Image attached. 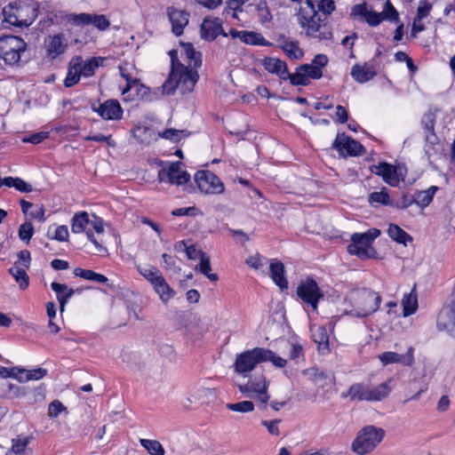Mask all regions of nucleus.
Segmentation results:
<instances>
[{"mask_svg": "<svg viewBox=\"0 0 455 455\" xmlns=\"http://www.w3.org/2000/svg\"><path fill=\"white\" fill-rule=\"evenodd\" d=\"M351 400L368 401L370 398V387L363 383H355L348 389Z\"/></svg>", "mask_w": 455, "mask_h": 455, "instance_id": "obj_35", "label": "nucleus"}, {"mask_svg": "<svg viewBox=\"0 0 455 455\" xmlns=\"http://www.w3.org/2000/svg\"><path fill=\"white\" fill-rule=\"evenodd\" d=\"M288 79H290L292 85H307L309 83L305 73L300 70V66L297 68L295 74H290Z\"/></svg>", "mask_w": 455, "mask_h": 455, "instance_id": "obj_56", "label": "nucleus"}, {"mask_svg": "<svg viewBox=\"0 0 455 455\" xmlns=\"http://www.w3.org/2000/svg\"><path fill=\"white\" fill-rule=\"evenodd\" d=\"M196 69L185 65L171 68L168 79L163 84V92L171 95L176 89H180L182 94L191 92L199 79Z\"/></svg>", "mask_w": 455, "mask_h": 455, "instance_id": "obj_2", "label": "nucleus"}, {"mask_svg": "<svg viewBox=\"0 0 455 455\" xmlns=\"http://www.w3.org/2000/svg\"><path fill=\"white\" fill-rule=\"evenodd\" d=\"M270 276L273 282L282 290L288 288V281L284 276V265L278 259H273L269 266Z\"/></svg>", "mask_w": 455, "mask_h": 455, "instance_id": "obj_25", "label": "nucleus"}, {"mask_svg": "<svg viewBox=\"0 0 455 455\" xmlns=\"http://www.w3.org/2000/svg\"><path fill=\"white\" fill-rule=\"evenodd\" d=\"M182 167V163L175 162L171 164L168 169H161L158 172L159 180L168 181L178 186L188 183L190 180V175Z\"/></svg>", "mask_w": 455, "mask_h": 455, "instance_id": "obj_13", "label": "nucleus"}, {"mask_svg": "<svg viewBox=\"0 0 455 455\" xmlns=\"http://www.w3.org/2000/svg\"><path fill=\"white\" fill-rule=\"evenodd\" d=\"M140 443L150 455H164V449L156 440L140 439Z\"/></svg>", "mask_w": 455, "mask_h": 455, "instance_id": "obj_44", "label": "nucleus"}, {"mask_svg": "<svg viewBox=\"0 0 455 455\" xmlns=\"http://www.w3.org/2000/svg\"><path fill=\"white\" fill-rule=\"evenodd\" d=\"M198 188L204 194L219 195L224 192V184L210 171H199L195 175Z\"/></svg>", "mask_w": 455, "mask_h": 455, "instance_id": "obj_11", "label": "nucleus"}, {"mask_svg": "<svg viewBox=\"0 0 455 455\" xmlns=\"http://www.w3.org/2000/svg\"><path fill=\"white\" fill-rule=\"evenodd\" d=\"M299 23L306 29L308 36L318 40H328L332 33L329 27L323 23L315 7H302L299 12Z\"/></svg>", "mask_w": 455, "mask_h": 455, "instance_id": "obj_4", "label": "nucleus"}, {"mask_svg": "<svg viewBox=\"0 0 455 455\" xmlns=\"http://www.w3.org/2000/svg\"><path fill=\"white\" fill-rule=\"evenodd\" d=\"M388 382L379 384L375 387H370V398L369 402H378L387 397L391 392V387L388 386Z\"/></svg>", "mask_w": 455, "mask_h": 455, "instance_id": "obj_40", "label": "nucleus"}, {"mask_svg": "<svg viewBox=\"0 0 455 455\" xmlns=\"http://www.w3.org/2000/svg\"><path fill=\"white\" fill-rule=\"evenodd\" d=\"M34 234V227L31 222H25L19 228V237L22 241L28 243Z\"/></svg>", "mask_w": 455, "mask_h": 455, "instance_id": "obj_54", "label": "nucleus"}, {"mask_svg": "<svg viewBox=\"0 0 455 455\" xmlns=\"http://www.w3.org/2000/svg\"><path fill=\"white\" fill-rule=\"evenodd\" d=\"M422 126L426 133V140L431 145H435L437 141V137L435 134V116L434 113H427L422 117Z\"/></svg>", "mask_w": 455, "mask_h": 455, "instance_id": "obj_31", "label": "nucleus"}, {"mask_svg": "<svg viewBox=\"0 0 455 455\" xmlns=\"http://www.w3.org/2000/svg\"><path fill=\"white\" fill-rule=\"evenodd\" d=\"M378 357L383 365L400 363L403 366H412L415 362L414 347L411 346L409 347L407 352L403 355L387 351L380 354Z\"/></svg>", "mask_w": 455, "mask_h": 455, "instance_id": "obj_16", "label": "nucleus"}, {"mask_svg": "<svg viewBox=\"0 0 455 455\" xmlns=\"http://www.w3.org/2000/svg\"><path fill=\"white\" fill-rule=\"evenodd\" d=\"M30 388L28 387H20L10 384L8 387L9 395L12 398H24L29 395Z\"/></svg>", "mask_w": 455, "mask_h": 455, "instance_id": "obj_52", "label": "nucleus"}, {"mask_svg": "<svg viewBox=\"0 0 455 455\" xmlns=\"http://www.w3.org/2000/svg\"><path fill=\"white\" fill-rule=\"evenodd\" d=\"M230 36L233 38H239L242 42L252 44V45H266L264 37L259 34L249 31H238L236 29H231L229 31Z\"/></svg>", "mask_w": 455, "mask_h": 455, "instance_id": "obj_28", "label": "nucleus"}, {"mask_svg": "<svg viewBox=\"0 0 455 455\" xmlns=\"http://www.w3.org/2000/svg\"><path fill=\"white\" fill-rule=\"evenodd\" d=\"M297 296L303 304L317 312L319 300L323 297L317 283L312 278H307L299 283L297 287Z\"/></svg>", "mask_w": 455, "mask_h": 455, "instance_id": "obj_10", "label": "nucleus"}, {"mask_svg": "<svg viewBox=\"0 0 455 455\" xmlns=\"http://www.w3.org/2000/svg\"><path fill=\"white\" fill-rule=\"evenodd\" d=\"M369 203L372 206H377L379 204L382 205H391L392 201L390 200V196L387 194L386 188H383L379 192H372L369 195Z\"/></svg>", "mask_w": 455, "mask_h": 455, "instance_id": "obj_43", "label": "nucleus"}, {"mask_svg": "<svg viewBox=\"0 0 455 455\" xmlns=\"http://www.w3.org/2000/svg\"><path fill=\"white\" fill-rule=\"evenodd\" d=\"M237 387L241 393L245 394L248 397L255 398L264 410L267 409L270 396L267 394L268 384L264 376L251 379L246 384L237 385Z\"/></svg>", "mask_w": 455, "mask_h": 455, "instance_id": "obj_9", "label": "nucleus"}, {"mask_svg": "<svg viewBox=\"0 0 455 455\" xmlns=\"http://www.w3.org/2000/svg\"><path fill=\"white\" fill-rule=\"evenodd\" d=\"M105 60L102 57H92L84 60L81 57L79 61V68L81 69L82 76L90 77L95 74L96 69L102 65Z\"/></svg>", "mask_w": 455, "mask_h": 455, "instance_id": "obj_29", "label": "nucleus"}, {"mask_svg": "<svg viewBox=\"0 0 455 455\" xmlns=\"http://www.w3.org/2000/svg\"><path fill=\"white\" fill-rule=\"evenodd\" d=\"M138 271L152 285L163 276L160 270L155 267H138Z\"/></svg>", "mask_w": 455, "mask_h": 455, "instance_id": "obj_45", "label": "nucleus"}, {"mask_svg": "<svg viewBox=\"0 0 455 455\" xmlns=\"http://www.w3.org/2000/svg\"><path fill=\"white\" fill-rule=\"evenodd\" d=\"M385 431L374 426H366L357 434L352 443V451L357 455H366L372 451L383 440Z\"/></svg>", "mask_w": 455, "mask_h": 455, "instance_id": "obj_5", "label": "nucleus"}, {"mask_svg": "<svg viewBox=\"0 0 455 455\" xmlns=\"http://www.w3.org/2000/svg\"><path fill=\"white\" fill-rule=\"evenodd\" d=\"M300 70H302L305 73L308 81H309V78L319 79L323 76L322 69H318L317 68L313 67L310 64L301 65Z\"/></svg>", "mask_w": 455, "mask_h": 455, "instance_id": "obj_55", "label": "nucleus"}, {"mask_svg": "<svg viewBox=\"0 0 455 455\" xmlns=\"http://www.w3.org/2000/svg\"><path fill=\"white\" fill-rule=\"evenodd\" d=\"M279 47L286 53L291 60H299L302 58L304 52L299 47V43L294 40L285 38L282 36L277 40Z\"/></svg>", "mask_w": 455, "mask_h": 455, "instance_id": "obj_26", "label": "nucleus"}, {"mask_svg": "<svg viewBox=\"0 0 455 455\" xmlns=\"http://www.w3.org/2000/svg\"><path fill=\"white\" fill-rule=\"evenodd\" d=\"M347 300L350 304V308L345 310L346 315L363 318L372 315L379 309L381 297L378 292L363 288L352 291L347 295Z\"/></svg>", "mask_w": 455, "mask_h": 455, "instance_id": "obj_1", "label": "nucleus"}, {"mask_svg": "<svg viewBox=\"0 0 455 455\" xmlns=\"http://www.w3.org/2000/svg\"><path fill=\"white\" fill-rule=\"evenodd\" d=\"M226 407L230 411L243 413L251 412L254 410V404L251 401H242L235 403H228Z\"/></svg>", "mask_w": 455, "mask_h": 455, "instance_id": "obj_50", "label": "nucleus"}, {"mask_svg": "<svg viewBox=\"0 0 455 455\" xmlns=\"http://www.w3.org/2000/svg\"><path fill=\"white\" fill-rule=\"evenodd\" d=\"M120 72L122 77H124V80L126 81V86L123 90L124 95L130 92L132 89H136V91L138 92L140 87L143 88L142 84H140L139 80H137L136 78H132L129 74L125 73L122 68H120Z\"/></svg>", "mask_w": 455, "mask_h": 455, "instance_id": "obj_51", "label": "nucleus"}, {"mask_svg": "<svg viewBox=\"0 0 455 455\" xmlns=\"http://www.w3.org/2000/svg\"><path fill=\"white\" fill-rule=\"evenodd\" d=\"M31 437L19 435L17 438L12 439L11 451L17 455H31V452L28 449V445L30 443Z\"/></svg>", "mask_w": 455, "mask_h": 455, "instance_id": "obj_38", "label": "nucleus"}, {"mask_svg": "<svg viewBox=\"0 0 455 455\" xmlns=\"http://www.w3.org/2000/svg\"><path fill=\"white\" fill-rule=\"evenodd\" d=\"M90 223L91 220L87 212L77 213L73 217L71 230L73 233H82L90 228Z\"/></svg>", "mask_w": 455, "mask_h": 455, "instance_id": "obj_37", "label": "nucleus"}, {"mask_svg": "<svg viewBox=\"0 0 455 455\" xmlns=\"http://www.w3.org/2000/svg\"><path fill=\"white\" fill-rule=\"evenodd\" d=\"M47 370L44 368H36L31 370H27V372H24L27 376L24 379L29 380H39L47 375Z\"/></svg>", "mask_w": 455, "mask_h": 455, "instance_id": "obj_57", "label": "nucleus"}, {"mask_svg": "<svg viewBox=\"0 0 455 455\" xmlns=\"http://www.w3.org/2000/svg\"><path fill=\"white\" fill-rule=\"evenodd\" d=\"M455 326V293H452L451 301L440 311L437 317L439 331L452 330Z\"/></svg>", "mask_w": 455, "mask_h": 455, "instance_id": "obj_17", "label": "nucleus"}, {"mask_svg": "<svg viewBox=\"0 0 455 455\" xmlns=\"http://www.w3.org/2000/svg\"><path fill=\"white\" fill-rule=\"evenodd\" d=\"M9 272L19 283L21 290H25L28 286V275L24 268L17 266V263H15L14 266L9 269Z\"/></svg>", "mask_w": 455, "mask_h": 455, "instance_id": "obj_42", "label": "nucleus"}, {"mask_svg": "<svg viewBox=\"0 0 455 455\" xmlns=\"http://www.w3.org/2000/svg\"><path fill=\"white\" fill-rule=\"evenodd\" d=\"M402 305L403 316L406 317L414 314L418 308L417 295L412 293L405 294L403 298Z\"/></svg>", "mask_w": 455, "mask_h": 455, "instance_id": "obj_41", "label": "nucleus"}, {"mask_svg": "<svg viewBox=\"0 0 455 455\" xmlns=\"http://www.w3.org/2000/svg\"><path fill=\"white\" fill-rule=\"evenodd\" d=\"M387 234L392 240L404 245H406L408 242H412V237L395 224H390L388 226Z\"/></svg>", "mask_w": 455, "mask_h": 455, "instance_id": "obj_36", "label": "nucleus"}, {"mask_svg": "<svg viewBox=\"0 0 455 455\" xmlns=\"http://www.w3.org/2000/svg\"><path fill=\"white\" fill-rule=\"evenodd\" d=\"M432 8V5L428 3H427V0H420L419 6L418 7L417 11V19H424L428 16L430 10Z\"/></svg>", "mask_w": 455, "mask_h": 455, "instance_id": "obj_61", "label": "nucleus"}, {"mask_svg": "<svg viewBox=\"0 0 455 455\" xmlns=\"http://www.w3.org/2000/svg\"><path fill=\"white\" fill-rule=\"evenodd\" d=\"M265 354L264 347H254L237 354L233 365L235 371L247 377L259 363H262V356Z\"/></svg>", "mask_w": 455, "mask_h": 455, "instance_id": "obj_8", "label": "nucleus"}, {"mask_svg": "<svg viewBox=\"0 0 455 455\" xmlns=\"http://www.w3.org/2000/svg\"><path fill=\"white\" fill-rule=\"evenodd\" d=\"M72 20L77 25H92L100 30H105L110 25L106 16L102 14L80 13L75 15Z\"/></svg>", "mask_w": 455, "mask_h": 455, "instance_id": "obj_21", "label": "nucleus"}, {"mask_svg": "<svg viewBox=\"0 0 455 455\" xmlns=\"http://www.w3.org/2000/svg\"><path fill=\"white\" fill-rule=\"evenodd\" d=\"M167 14L172 24V31L176 36L183 34L184 28L188 24L189 13L173 7L167 9Z\"/></svg>", "mask_w": 455, "mask_h": 455, "instance_id": "obj_20", "label": "nucleus"}, {"mask_svg": "<svg viewBox=\"0 0 455 455\" xmlns=\"http://www.w3.org/2000/svg\"><path fill=\"white\" fill-rule=\"evenodd\" d=\"M68 237V229L67 226H59L55 229L54 235L52 236V239L64 242L67 241Z\"/></svg>", "mask_w": 455, "mask_h": 455, "instance_id": "obj_63", "label": "nucleus"}, {"mask_svg": "<svg viewBox=\"0 0 455 455\" xmlns=\"http://www.w3.org/2000/svg\"><path fill=\"white\" fill-rule=\"evenodd\" d=\"M93 110L106 120H119L123 116V109L116 100H108L98 108H93Z\"/></svg>", "mask_w": 455, "mask_h": 455, "instance_id": "obj_22", "label": "nucleus"}, {"mask_svg": "<svg viewBox=\"0 0 455 455\" xmlns=\"http://www.w3.org/2000/svg\"><path fill=\"white\" fill-rule=\"evenodd\" d=\"M49 134H50L49 132H36V133H34L27 138H24L23 141L32 143V144H39L40 142H42L43 140L47 139L49 137Z\"/></svg>", "mask_w": 455, "mask_h": 455, "instance_id": "obj_60", "label": "nucleus"}, {"mask_svg": "<svg viewBox=\"0 0 455 455\" xmlns=\"http://www.w3.org/2000/svg\"><path fill=\"white\" fill-rule=\"evenodd\" d=\"M29 395H32V396L29 397V403L41 402L44 399V389L42 387L30 389Z\"/></svg>", "mask_w": 455, "mask_h": 455, "instance_id": "obj_62", "label": "nucleus"}, {"mask_svg": "<svg viewBox=\"0 0 455 455\" xmlns=\"http://www.w3.org/2000/svg\"><path fill=\"white\" fill-rule=\"evenodd\" d=\"M351 16L363 19L371 27H377L384 20L380 12L368 10L365 3L355 4L351 11Z\"/></svg>", "mask_w": 455, "mask_h": 455, "instance_id": "obj_19", "label": "nucleus"}, {"mask_svg": "<svg viewBox=\"0 0 455 455\" xmlns=\"http://www.w3.org/2000/svg\"><path fill=\"white\" fill-rule=\"evenodd\" d=\"M51 288L56 292L60 310L63 311L68 300L75 293L74 290L69 289L66 284H61L56 282H52L51 283Z\"/></svg>", "mask_w": 455, "mask_h": 455, "instance_id": "obj_30", "label": "nucleus"}, {"mask_svg": "<svg viewBox=\"0 0 455 455\" xmlns=\"http://www.w3.org/2000/svg\"><path fill=\"white\" fill-rule=\"evenodd\" d=\"M281 423V419H273V420H262L261 425L266 427L267 432L272 435H279V424Z\"/></svg>", "mask_w": 455, "mask_h": 455, "instance_id": "obj_58", "label": "nucleus"}, {"mask_svg": "<svg viewBox=\"0 0 455 455\" xmlns=\"http://www.w3.org/2000/svg\"><path fill=\"white\" fill-rule=\"evenodd\" d=\"M263 66L267 71L278 76L282 80H287L290 76L286 63L279 59L265 58Z\"/></svg>", "mask_w": 455, "mask_h": 455, "instance_id": "obj_24", "label": "nucleus"}, {"mask_svg": "<svg viewBox=\"0 0 455 455\" xmlns=\"http://www.w3.org/2000/svg\"><path fill=\"white\" fill-rule=\"evenodd\" d=\"M152 286L164 304L175 295L174 290L170 287L164 276H161Z\"/></svg>", "mask_w": 455, "mask_h": 455, "instance_id": "obj_32", "label": "nucleus"}, {"mask_svg": "<svg viewBox=\"0 0 455 455\" xmlns=\"http://www.w3.org/2000/svg\"><path fill=\"white\" fill-rule=\"evenodd\" d=\"M379 235L380 231L377 228H371L364 233H354L351 235L352 243L347 246V251L362 259L371 258L375 253L371 244Z\"/></svg>", "mask_w": 455, "mask_h": 455, "instance_id": "obj_6", "label": "nucleus"}, {"mask_svg": "<svg viewBox=\"0 0 455 455\" xmlns=\"http://www.w3.org/2000/svg\"><path fill=\"white\" fill-rule=\"evenodd\" d=\"M318 8L321 12L325 14L331 13L335 9V4L333 0H321Z\"/></svg>", "mask_w": 455, "mask_h": 455, "instance_id": "obj_64", "label": "nucleus"}, {"mask_svg": "<svg viewBox=\"0 0 455 455\" xmlns=\"http://www.w3.org/2000/svg\"><path fill=\"white\" fill-rule=\"evenodd\" d=\"M332 147L339 152L342 154L346 152L349 156H361L364 153L363 145L345 133H339L337 135Z\"/></svg>", "mask_w": 455, "mask_h": 455, "instance_id": "obj_14", "label": "nucleus"}, {"mask_svg": "<svg viewBox=\"0 0 455 455\" xmlns=\"http://www.w3.org/2000/svg\"><path fill=\"white\" fill-rule=\"evenodd\" d=\"M371 172L382 177L383 180L392 187H396L400 181L404 180L405 176L402 167H396L387 163L371 166Z\"/></svg>", "mask_w": 455, "mask_h": 455, "instance_id": "obj_12", "label": "nucleus"}, {"mask_svg": "<svg viewBox=\"0 0 455 455\" xmlns=\"http://www.w3.org/2000/svg\"><path fill=\"white\" fill-rule=\"evenodd\" d=\"M264 351L266 352L265 355H263L262 363L263 362H271L275 367L283 368L286 365L287 361L281 356L276 355L270 349H267L264 347Z\"/></svg>", "mask_w": 455, "mask_h": 455, "instance_id": "obj_49", "label": "nucleus"}, {"mask_svg": "<svg viewBox=\"0 0 455 455\" xmlns=\"http://www.w3.org/2000/svg\"><path fill=\"white\" fill-rule=\"evenodd\" d=\"M182 53L186 56V58L188 60L187 67H192L194 68H198L201 67V53L195 50L192 44H182Z\"/></svg>", "mask_w": 455, "mask_h": 455, "instance_id": "obj_33", "label": "nucleus"}, {"mask_svg": "<svg viewBox=\"0 0 455 455\" xmlns=\"http://www.w3.org/2000/svg\"><path fill=\"white\" fill-rule=\"evenodd\" d=\"M380 13L383 15V20H387L395 23L399 21V13L389 0H387L385 3L384 9Z\"/></svg>", "mask_w": 455, "mask_h": 455, "instance_id": "obj_48", "label": "nucleus"}, {"mask_svg": "<svg viewBox=\"0 0 455 455\" xmlns=\"http://www.w3.org/2000/svg\"><path fill=\"white\" fill-rule=\"evenodd\" d=\"M188 136L186 131L184 130H176V129H166L161 134V137L166 140H170L172 141L177 142L180 141L181 138Z\"/></svg>", "mask_w": 455, "mask_h": 455, "instance_id": "obj_53", "label": "nucleus"}, {"mask_svg": "<svg viewBox=\"0 0 455 455\" xmlns=\"http://www.w3.org/2000/svg\"><path fill=\"white\" fill-rule=\"evenodd\" d=\"M80 60L81 56H75L71 59L68 65V75L64 81V85L66 87H71L79 82L82 76L81 69L79 68Z\"/></svg>", "mask_w": 455, "mask_h": 455, "instance_id": "obj_27", "label": "nucleus"}, {"mask_svg": "<svg viewBox=\"0 0 455 455\" xmlns=\"http://www.w3.org/2000/svg\"><path fill=\"white\" fill-rule=\"evenodd\" d=\"M74 275L85 280L96 282L99 283H106L108 281V279L101 274H98L92 270L84 269L81 267L75 268Z\"/></svg>", "mask_w": 455, "mask_h": 455, "instance_id": "obj_39", "label": "nucleus"}, {"mask_svg": "<svg viewBox=\"0 0 455 455\" xmlns=\"http://www.w3.org/2000/svg\"><path fill=\"white\" fill-rule=\"evenodd\" d=\"M68 46V39L62 33L49 36L44 39L46 55L52 60H54L65 53Z\"/></svg>", "mask_w": 455, "mask_h": 455, "instance_id": "obj_15", "label": "nucleus"}, {"mask_svg": "<svg viewBox=\"0 0 455 455\" xmlns=\"http://www.w3.org/2000/svg\"><path fill=\"white\" fill-rule=\"evenodd\" d=\"M26 49V42L19 36H4L0 37V58L6 65H17Z\"/></svg>", "mask_w": 455, "mask_h": 455, "instance_id": "obj_7", "label": "nucleus"}, {"mask_svg": "<svg viewBox=\"0 0 455 455\" xmlns=\"http://www.w3.org/2000/svg\"><path fill=\"white\" fill-rule=\"evenodd\" d=\"M377 75L374 66L369 63L355 64L351 68V76L359 84L371 80Z\"/></svg>", "mask_w": 455, "mask_h": 455, "instance_id": "obj_23", "label": "nucleus"}, {"mask_svg": "<svg viewBox=\"0 0 455 455\" xmlns=\"http://www.w3.org/2000/svg\"><path fill=\"white\" fill-rule=\"evenodd\" d=\"M65 410L66 407L59 400H54L49 404L48 416L51 418H56Z\"/></svg>", "mask_w": 455, "mask_h": 455, "instance_id": "obj_59", "label": "nucleus"}, {"mask_svg": "<svg viewBox=\"0 0 455 455\" xmlns=\"http://www.w3.org/2000/svg\"><path fill=\"white\" fill-rule=\"evenodd\" d=\"M219 35L228 36V34L222 28L220 20L219 18H205L201 25L202 38L212 41Z\"/></svg>", "mask_w": 455, "mask_h": 455, "instance_id": "obj_18", "label": "nucleus"}, {"mask_svg": "<svg viewBox=\"0 0 455 455\" xmlns=\"http://www.w3.org/2000/svg\"><path fill=\"white\" fill-rule=\"evenodd\" d=\"M36 4L14 2L3 9L4 21L16 27H28L37 17Z\"/></svg>", "mask_w": 455, "mask_h": 455, "instance_id": "obj_3", "label": "nucleus"}, {"mask_svg": "<svg viewBox=\"0 0 455 455\" xmlns=\"http://www.w3.org/2000/svg\"><path fill=\"white\" fill-rule=\"evenodd\" d=\"M176 249L179 251L184 249L186 255L189 259H201L206 255V253L197 249L196 245L187 246L184 241L180 242L179 244L176 245Z\"/></svg>", "mask_w": 455, "mask_h": 455, "instance_id": "obj_46", "label": "nucleus"}, {"mask_svg": "<svg viewBox=\"0 0 455 455\" xmlns=\"http://www.w3.org/2000/svg\"><path fill=\"white\" fill-rule=\"evenodd\" d=\"M437 190L438 187L431 186L427 190L416 191L414 193L415 204L422 208L428 206Z\"/></svg>", "mask_w": 455, "mask_h": 455, "instance_id": "obj_34", "label": "nucleus"}, {"mask_svg": "<svg viewBox=\"0 0 455 455\" xmlns=\"http://www.w3.org/2000/svg\"><path fill=\"white\" fill-rule=\"evenodd\" d=\"M196 269L199 270L202 274H204L208 279H210L212 282L217 281L219 278L217 274L211 273V262L210 258L207 255H205L200 259V263Z\"/></svg>", "mask_w": 455, "mask_h": 455, "instance_id": "obj_47", "label": "nucleus"}]
</instances>
